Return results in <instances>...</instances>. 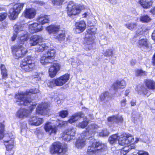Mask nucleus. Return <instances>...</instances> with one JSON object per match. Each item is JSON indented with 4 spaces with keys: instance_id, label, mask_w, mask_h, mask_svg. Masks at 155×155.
<instances>
[{
    "instance_id": "f257e3e1",
    "label": "nucleus",
    "mask_w": 155,
    "mask_h": 155,
    "mask_svg": "<svg viewBox=\"0 0 155 155\" xmlns=\"http://www.w3.org/2000/svg\"><path fill=\"white\" fill-rule=\"evenodd\" d=\"M22 30V28L21 26L16 25L14 27L15 31L17 32L18 35L17 40L18 45H14L12 47V53L14 57L16 59L22 57L27 52V49L22 46L25 42L28 39L27 32L25 31H18L19 28Z\"/></svg>"
},
{
    "instance_id": "f03ea898",
    "label": "nucleus",
    "mask_w": 155,
    "mask_h": 155,
    "mask_svg": "<svg viewBox=\"0 0 155 155\" xmlns=\"http://www.w3.org/2000/svg\"><path fill=\"white\" fill-rule=\"evenodd\" d=\"M39 91L37 88L32 89L27 91L25 93H18L15 95V101L18 103L19 105H27L31 102V100L29 97V96L32 94H36Z\"/></svg>"
},
{
    "instance_id": "7ed1b4c3",
    "label": "nucleus",
    "mask_w": 155,
    "mask_h": 155,
    "mask_svg": "<svg viewBox=\"0 0 155 155\" xmlns=\"http://www.w3.org/2000/svg\"><path fill=\"white\" fill-rule=\"evenodd\" d=\"M107 150V145L101 142H95L92 143L91 145L89 146L87 150V153L89 154L95 153L97 151L104 152Z\"/></svg>"
},
{
    "instance_id": "20e7f679",
    "label": "nucleus",
    "mask_w": 155,
    "mask_h": 155,
    "mask_svg": "<svg viewBox=\"0 0 155 155\" xmlns=\"http://www.w3.org/2000/svg\"><path fill=\"white\" fill-rule=\"evenodd\" d=\"M20 66L23 71L27 72L32 71L35 67V63L30 56L23 60L21 63Z\"/></svg>"
},
{
    "instance_id": "39448f33",
    "label": "nucleus",
    "mask_w": 155,
    "mask_h": 155,
    "mask_svg": "<svg viewBox=\"0 0 155 155\" xmlns=\"http://www.w3.org/2000/svg\"><path fill=\"white\" fill-rule=\"evenodd\" d=\"M55 51L54 49L49 50L47 53L44 54L40 60L41 63L42 65H46L52 63L55 57Z\"/></svg>"
},
{
    "instance_id": "423d86ee",
    "label": "nucleus",
    "mask_w": 155,
    "mask_h": 155,
    "mask_svg": "<svg viewBox=\"0 0 155 155\" xmlns=\"http://www.w3.org/2000/svg\"><path fill=\"white\" fill-rule=\"evenodd\" d=\"M12 5L13 8H11L9 11V18L11 19H15L18 17V15L20 13L22 9L24 4L18 3L15 4L12 3Z\"/></svg>"
},
{
    "instance_id": "0eeeda50",
    "label": "nucleus",
    "mask_w": 155,
    "mask_h": 155,
    "mask_svg": "<svg viewBox=\"0 0 155 155\" xmlns=\"http://www.w3.org/2000/svg\"><path fill=\"white\" fill-rule=\"evenodd\" d=\"M67 151V148H63L61 143L59 142H56L53 143L50 148V152L52 154L55 153H64Z\"/></svg>"
},
{
    "instance_id": "6e6552de",
    "label": "nucleus",
    "mask_w": 155,
    "mask_h": 155,
    "mask_svg": "<svg viewBox=\"0 0 155 155\" xmlns=\"http://www.w3.org/2000/svg\"><path fill=\"white\" fill-rule=\"evenodd\" d=\"M67 9V14L69 16L71 17L78 14L81 11L80 9L72 2L69 3Z\"/></svg>"
},
{
    "instance_id": "1a4fd4ad",
    "label": "nucleus",
    "mask_w": 155,
    "mask_h": 155,
    "mask_svg": "<svg viewBox=\"0 0 155 155\" xmlns=\"http://www.w3.org/2000/svg\"><path fill=\"white\" fill-rule=\"evenodd\" d=\"M54 37L62 44L67 45L68 43V38L66 37L65 33L61 30L59 31L58 33H55Z\"/></svg>"
},
{
    "instance_id": "9d476101",
    "label": "nucleus",
    "mask_w": 155,
    "mask_h": 155,
    "mask_svg": "<svg viewBox=\"0 0 155 155\" xmlns=\"http://www.w3.org/2000/svg\"><path fill=\"white\" fill-rule=\"evenodd\" d=\"M46 131L48 132L50 135H55L57 130V127L50 122L46 123L44 126Z\"/></svg>"
},
{
    "instance_id": "9b49d317",
    "label": "nucleus",
    "mask_w": 155,
    "mask_h": 155,
    "mask_svg": "<svg viewBox=\"0 0 155 155\" xmlns=\"http://www.w3.org/2000/svg\"><path fill=\"white\" fill-rule=\"evenodd\" d=\"M36 110L37 113L41 115L47 114L49 110L48 104L46 103L39 104Z\"/></svg>"
},
{
    "instance_id": "f8f14e48",
    "label": "nucleus",
    "mask_w": 155,
    "mask_h": 155,
    "mask_svg": "<svg viewBox=\"0 0 155 155\" xmlns=\"http://www.w3.org/2000/svg\"><path fill=\"white\" fill-rule=\"evenodd\" d=\"M28 29L30 33H34L42 31L43 30V27L38 23L35 22L29 24L28 25Z\"/></svg>"
},
{
    "instance_id": "ddd939ff",
    "label": "nucleus",
    "mask_w": 155,
    "mask_h": 155,
    "mask_svg": "<svg viewBox=\"0 0 155 155\" xmlns=\"http://www.w3.org/2000/svg\"><path fill=\"white\" fill-rule=\"evenodd\" d=\"M94 37L90 34H87L86 35L85 41H86L85 48L90 50L92 48V44L94 42Z\"/></svg>"
},
{
    "instance_id": "4468645a",
    "label": "nucleus",
    "mask_w": 155,
    "mask_h": 155,
    "mask_svg": "<svg viewBox=\"0 0 155 155\" xmlns=\"http://www.w3.org/2000/svg\"><path fill=\"white\" fill-rule=\"evenodd\" d=\"M43 38L41 35H35L31 36L29 40V44L31 46H35L41 42Z\"/></svg>"
},
{
    "instance_id": "2eb2a0df",
    "label": "nucleus",
    "mask_w": 155,
    "mask_h": 155,
    "mask_svg": "<svg viewBox=\"0 0 155 155\" xmlns=\"http://www.w3.org/2000/svg\"><path fill=\"white\" fill-rule=\"evenodd\" d=\"M6 139L4 140V144L6 147L7 150H10L13 148L14 146V137L12 136L10 138V136L5 137Z\"/></svg>"
},
{
    "instance_id": "dca6fc26",
    "label": "nucleus",
    "mask_w": 155,
    "mask_h": 155,
    "mask_svg": "<svg viewBox=\"0 0 155 155\" xmlns=\"http://www.w3.org/2000/svg\"><path fill=\"white\" fill-rule=\"evenodd\" d=\"M69 75L67 74L55 79L56 86H60L63 85L69 80Z\"/></svg>"
},
{
    "instance_id": "f3484780",
    "label": "nucleus",
    "mask_w": 155,
    "mask_h": 155,
    "mask_svg": "<svg viewBox=\"0 0 155 155\" xmlns=\"http://www.w3.org/2000/svg\"><path fill=\"white\" fill-rule=\"evenodd\" d=\"M75 32L77 33L83 32L85 29L86 24L84 21H81L75 24Z\"/></svg>"
},
{
    "instance_id": "a211bd4d",
    "label": "nucleus",
    "mask_w": 155,
    "mask_h": 155,
    "mask_svg": "<svg viewBox=\"0 0 155 155\" xmlns=\"http://www.w3.org/2000/svg\"><path fill=\"white\" fill-rule=\"evenodd\" d=\"M43 122V119L37 117H33L28 120L29 124L31 125L38 126Z\"/></svg>"
},
{
    "instance_id": "6ab92c4d",
    "label": "nucleus",
    "mask_w": 155,
    "mask_h": 155,
    "mask_svg": "<svg viewBox=\"0 0 155 155\" xmlns=\"http://www.w3.org/2000/svg\"><path fill=\"white\" fill-rule=\"evenodd\" d=\"M137 45L140 48H148L149 44L147 39L145 37H140L137 42Z\"/></svg>"
},
{
    "instance_id": "aec40b11",
    "label": "nucleus",
    "mask_w": 155,
    "mask_h": 155,
    "mask_svg": "<svg viewBox=\"0 0 155 155\" xmlns=\"http://www.w3.org/2000/svg\"><path fill=\"white\" fill-rule=\"evenodd\" d=\"M60 66L58 64L54 63L50 68L49 70V75L52 78L56 75L60 69Z\"/></svg>"
},
{
    "instance_id": "412c9836",
    "label": "nucleus",
    "mask_w": 155,
    "mask_h": 155,
    "mask_svg": "<svg viewBox=\"0 0 155 155\" xmlns=\"http://www.w3.org/2000/svg\"><path fill=\"white\" fill-rule=\"evenodd\" d=\"M83 134L79 137L75 143V147L78 149H81L86 144V138L83 137Z\"/></svg>"
},
{
    "instance_id": "4be33fe9",
    "label": "nucleus",
    "mask_w": 155,
    "mask_h": 155,
    "mask_svg": "<svg viewBox=\"0 0 155 155\" xmlns=\"http://www.w3.org/2000/svg\"><path fill=\"white\" fill-rule=\"evenodd\" d=\"M30 113V111L29 110L21 108L17 112L16 116L19 118H23L27 117Z\"/></svg>"
},
{
    "instance_id": "5701e85b",
    "label": "nucleus",
    "mask_w": 155,
    "mask_h": 155,
    "mask_svg": "<svg viewBox=\"0 0 155 155\" xmlns=\"http://www.w3.org/2000/svg\"><path fill=\"white\" fill-rule=\"evenodd\" d=\"M36 14V12L34 8H28L25 10L24 15L26 18L31 19L35 17Z\"/></svg>"
},
{
    "instance_id": "b1692460",
    "label": "nucleus",
    "mask_w": 155,
    "mask_h": 155,
    "mask_svg": "<svg viewBox=\"0 0 155 155\" xmlns=\"http://www.w3.org/2000/svg\"><path fill=\"white\" fill-rule=\"evenodd\" d=\"M83 114L81 112L75 113L70 117L68 122L69 123L72 124L77 121L79 119L83 117Z\"/></svg>"
},
{
    "instance_id": "393cba45",
    "label": "nucleus",
    "mask_w": 155,
    "mask_h": 155,
    "mask_svg": "<svg viewBox=\"0 0 155 155\" xmlns=\"http://www.w3.org/2000/svg\"><path fill=\"white\" fill-rule=\"evenodd\" d=\"M126 85L125 81L123 80L121 81H118L115 82L113 85V87L115 90L118 89L124 88Z\"/></svg>"
},
{
    "instance_id": "a878e982",
    "label": "nucleus",
    "mask_w": 155,
    "mask_h": 155,
    "mask_svg": "<svg viewBox=\"0 0 155 155\" xmlns=\"http://www.w3.org/2000/svg\"><path fill=\"white\" fill-rule=\"evenodd\" d=\"M38 22L42 25L48 23L50 21V18L48 16L46 15H40L37 19Z\"/></svg>"
},
{
    "instance_id": "bb28decb",
    "label": "nucleus",
    "mask_w": 155,
    "mask_h": 155,
    "mask_svg": "<svg viewBox=\"0 0 155 155\" xmlns=\"http://www.w3.org/2000/svg\"><path fill=\"white\" fill-rule=\"evenodd\" d=\"M59 28V26L53 25L47 27L46 30L50 33H53L54 36L55 33H58L59 31H61Z\"/></svg>"
},
{
    "instance_id": "cd10ccee",
    "label": "nucleus",
    "mask_w": 155,
    "mask_h": 155,
    "mask_svg": "<svg viewBox=\"0 0 155 155\" xmlns=\"http://www.w3.org/2000/svg\"><path fill=\"white\" fill-rule=\"evenodd\" d=\"M107 121L109 122L114 123L122 122L123 121V119L121 116L118 115L113 116L109 117L107 118Z\"/></svg>"
},
{
    "instance_id": "c85d7f7f",
    "label": "nucleus",
    "mask_w": 155,
    "mask_h": 155,
    "mask_svg": "<svg viewBox=\"0 0 155 155\" xmlns=\"http://www.w3.org/2000/svg\"><path fill=\"white\" fill-rule=\"evenodd\" d=\"M153 0H140L141 5L144 8H148L152 6Z\"/></svg>"
},
{
    "instance_id": "c756f323",
    "label": "nucleus",
    "mask_w": 155,
    "mask_h": 155,
    "mask_svg": "<svg viewBox=\"0 0 155 155\" xmlns=\"http://www.w3.org/2000/svg\"><path fill=\"white\" fill-rule=\"evenodd\" d=\"M126 134L120 135L119 138L118 143L119 145L124 146L125 144H128V141L127 140Z\"/></svg>"
},
{
    "instance_id": "7c9ffc66",
    "label": "nucleus",
    "mask_w": 155,
    "mask_h": 155,
    "mask_svg": "<svg viewBox=\"0 0 155 155\" xmlns=\"http://www.w3.org/2000/svg\"><path fill=\"white\" fill-rule=\"evenodd\" d=\"M76 131V130L75 128L71 127L69 128L64 131L65 133L69 135V136L71 137L73 139L74 138H75L74 137L75 135Z\"/></svg>"
},
{
    "instance_id": "2f4dec72",
    "label": "nucleus",
    "mask_w": 155,
    "mask_h": 155,
    "mask_svg": "<svg viewBox=\"0 0 155 155\" xmlns=\"http://www.w3.org/2000/svg\"><path fill=\"white\" fill-rule=\"evenodd\" d=\"M119 138L117 134L112 135L109 137L108 141L110 144H114L118 141Z\"/></svg>"
},
{
    "instance_id": "473e14b6",
    "label": "nucleus",
    "mask_w": 155,
    "mask_h": 155,
    "mask_svg": "<svg viewBox=\"0 0 155 155\" xmlns=\"http://www.w3.org/2000/svg\"><path fill=\"white\" fill-rule=\"evenodd\" d=\"M145 84L147 88L150 89H155V82L153 81L148 79L145 81Z\"/></svg>"
},
{
    "instance_id": "72a5a7b5",
    "label": "nucleus",
    "mask_w": 155,
    "mask_h": 155,
    "mask_svg": "<svg viewBox=\"0 0 155 155\" xmlns=\"http://www.w3.org/2000/svg\"><path fill=\"white\" fill-rule=\"evenodd\" d=\"M134 147L131 146H126L121 150V155H125L132 149H134Z\"/></svg>"
},
{
    "instance_id": "f704fd0d",
    "label": "nucleus",
    "mask_w": 155,
    "mask_h": 155,
    "mask_svg": "<svg viewBox=\"0 0 155 155\" xmlns=\"http://www.w3.org/2000/svg\"><path fill=\"white\" fill-rule=\"evenodd\" d=\"M48 47L45 44H41L37 46L35 48V51L37 52H40L43 51L45 49H47Z\"/></svg>"
},
{
    "instance_id": "c9c22d12",
    "label": "nucleus",
    "mask_w": 155,
    "mask_h": 155,
    "mask_svg": "<svg viewBox=\"0 0 155 155\" xmlns=\"http://www.w3.org/2000/svg\"><path fill=\"white\" fill-rule=\"evenodd\" d=\"M110 93L108 91H105L101 94L100 96L101 101H103L106 98H110Z\"/></svg>"
},
{
    "instance_id": "e433bc0d",
    "label": "nucleus",
    "mask_w": 155,
    "mask_h": 155,
    "mask_svg": "<svg viewBox=\"0 0 155 155\" xmlns=\"http://www.w3.org/2000/svg\"><path fill=\"white\" fill-rule=\"evenodd\" d=\"M151 20L150 17L147 15H143L140 18V21L143 22H147L150 21Z\"/></svg>"
},
{
    "instance_id": "4c0bfd02",
    "label": "nucleus",
    "mask_w": 155,
    "mask_h": 155,
    "mask_svg": "<svg viewBox=\"0 0 155 155\" xmlns=\"http://www.w3.org/2000/svg\"><path fill=\"white\" fill-rule=\"evenodd\" d=\"M1 74L3 78H6L7 76V74L5 67L4 65L1 64Z\"/></svg>"
},
{
    "instance_id": "58836bf2",
    "label": "nucleus",
    "mask_w": 155,
    "mask_h": 155,
    "mask_svg": "<svg viewBox=\"0 0 155 155\" xmlns=\"http://www.w3.org/2000/svg\"><path fill=\"white\" fill-rule=\"evenodd\" d=\"M62 138L63 140L66 141H69L73 139L71 137L69 136L68 134L65 133V131L63 132L62 134Z\"/></svg>"
},
{
    "instance_id": "ea45409f",
    "label": "nucleus",
    "mask_w": 155,
    "mask_h": 155,
    "mask_svg": "<svg viewBox=\"0 0 155 155\" xmlns=\"http://www.w3.org/2000/svg\"><path fill=\"white\" fill-rule=\"evenodd\" d=\"M127 140L128 141V144L130 143H133L134 139L131 135L130 134H126Z\"/></svg>"
},
{
    "instance_id": "a19ab883",
    "label": "nucleus",
    "mask_w": 155,
    "mask_h": 155,
    "mask_svg": "<svg viewBox=\"0 0 155 155\" xmlns=\"http://www.w3.org/2000/svg\"><path fill=\"white\" fill-rule=\"evenodd\" d=\"M88 120L86 119V120L83 121L81 123H79L78 125L77 126L78 127L84 128L87 125L88 123Z\"/></svg>"
},
{
    "instance_id": "79ce46f5",
    "label": "nucleus",
    "mask_w": 155,
    "mask_h": 155,
    "mask_svg": "<svg viewBox=\"0 0 155 155\" xmlns=\"http://www.w3.org/2000/svg\"><path fill=\"white\" fill-rule=\"evenodd\" d=\"M18 25V26H21V28H22V30H20V28H19V30H18V31H24L23 30V29H24V26L23 25H18V24H16L15 25H14V27L15 25ZM14 31H15V32L16 33V34H14V35H13V36L12 37V41H15V39H16V37H17V35L18 36V33L17 32H16L15 30V29H14ZM17 39H18V38H17ZM18 40V39H17V40Z\"/></svg>"
},
{
    "instance_id": "37998d69",
    "label": "nucleus",
    "mask_w": 155,
    "mask_h": 155,
    "mask_svg": "<svg viewBox=\"0 0 155 155\" xmlns=\"http://www.w3.org/2000/svg\"><path fill=\"white\" fill-rule=\"evenodd\" d=\"M113 51L112 49H108L104 52V54L105 56L109 57L112 55L113 54Z\"/></svg>"
},
{
    "instance_id": "c03bdc74",
    "label": "nucleus",
    "mask_w": 155,
    "mask_h": 155,
    "mask_svg": "<svg viewBox=\"0 0 155 155\" xmlns=\"http://www.w3.org/2000/svg\"><path fill=\"white\" fill-rule=\"evenodd\" d=\"M4 125L0 123V140H1L4 137Z\"/></svg>"
},
{
    "instance_id": "a18cd8bd",
    "label": "nucleus",
    "mask_w": 155,
    "mask_h": 155,
    "mask_svg": "<svg viewBox=\"0 0 155 155\" xmlns=\"http://www.w3.org/2000/svg\"><path fill=\"white\" fill-rule=\"evenodd\" d=\"M109 132L107 131L106 129H104L101 132H99L100 136L103 137L107 136L109 135Z\"/></svg>"
},
{
    "instance_id": "49530a36",
    "label": "nucleus",
    "mask_w": 155,
    "mask_h": 155,
    "mask_svg": "<svg viewBox=\"0 0 155 155\" xmlns=\"http://www.w3.org/2000/svg\"><path fill=\"white\" fill-rule=\"evenodd\" d=\"M136 74L137 76H143L147 75V73L142 70L137 69L136 72Z\"/></svg>"
},
{
    "instance_id": "de8ad7c7",
    "label": "nucleus",
    "mask_w": 155,
    "mask_h": 155,
    "mask_svg": "<svg viewBox=\"0 0 155 155\" xmlns=\"http://www.w3.org/2000/svg\"><path fill=\"white\" fill-rule=\"evenodd\" d=\"M125 26L129 29L132 30L136 26L137 24L136 23H131L126 24Z\"/></svg>"
},
{
    "instance_id": "09e8293b",
    "label": "nucleus",
    "mask_w": 155,
    "mask_h": 155,
    "mask_svg": "<svg viewBox=\"0 0 155 155\" xmlns=\"http://www.w3.org/2000/svg\"><path fill=\"white\" fill-rule=\"evenodd\" d=\"M47 85L49 87L51 88L56 86V82L55 79H53L52 81H49Z\"/></svg>"
},
{
    "instance_id": "8fccbe9b",
    "label": "nucleus",
    "mask_w": 155,
    "mask_h": 155,
    "mask_svg": "<svg viewBox=\"0 0 155 155\" xmlns=\"http://www.w3.org/2000/svg\"><path fill=\"white\" fill-rule=\"evenodd\" d=\"M68 114L67 110H62L59 112V116L62 118H65L67 117Z\"/></svg>"
},
{
    "instance_id": "3c124183",
    "label": "nucleus",
    "mask_w": 155,
    "mask_h": 155,
    "mask_svg": "<svg viewBox=\"0 0 155 155\" xmlns=\"http://www.w3.org/2000/svg\"><path fill=\"white\" fill-rule=\"evenodd\" d=\"M98 127L96 124H91L89 126L87 130L88 132H90L93 131L94 129H97Z\"/></svg>"
},
{
    "instance_id": "603ef678",
    "label": "nucleus",
    "mask_w": 155,
    "mask_h": 155,
    "mask_svg": "<svg viewBox=\"0 0 155 155\" xmlns=\"http://www.w3.org/2000/svg\"><path fill=\"white\" fill-rule=\"evenodd\" d=\"M7 14L5 12L0 13V21H2L5 20L7 18Z\"/></svg>"
},
{
    "instance_id": "864d4df0",
    "label": "nucleus",
    "mask_w": 155,
    "mask_h": 155,
    "mask_svg": "<svg viewBox=\"0 0 155 155\" xmlns=\"http://www.w3.org/2000/svg\"><path fill=\"white\" fill-rule=\"evenodd\" d=\"M64 0H52V3L56 5H59L62 3Z\"/></svg>"
},
{
    "instance_id": "5fc2aeb1",
    "label": "nucleus",
    "mask_w": 155,
    "mask_h": 155,
    "mask_svg": "<svg viewBox=\"0 0 155 155\" xmlns=\"http://www.w3.org/2000/svg\"><path fill=\"white\" fill-rule=\"evenodd\" d=\"M138 155H149L148 153L143 151H139L137 153Z\"/></svg>"
},
{
    "instance_id": "6e6d98bb",
    "label": "nucleus",
    "mask_w": 155,
    "mask_h": 155,
    "mask_svg": "<svg viewBox=\"0 0 155 155\" xmlns=\"http://www.w3.org/2000/svg\"><path fill=\"white\" fill-rule=\"evenodd\" d=\"M42 74H41L36 73L35 75L34 78H37L38 80L41 79Z\"/></svg>"
},
{
    "instance_id": "4d7b16f0",
    "label": "nucleus",
    "mask_w": 155,
    "mask_h": 155,
    "mask_svg": "<svg viewBox=\"0 0 155 155\" xmlns=\"http://www.w3.org/2000/svg\"><path fill=\"white\" fill-rule=\"evenodd\" d=\"M14 153V151L12 150H7L6 152V155H13Z\"/></svg>"
},
{
    "instance_id": "13d9d810",
    "label": "nucleus",
    "mask_w": 155,
    "mask_h": 155,
    "mask_svg": "<svg viewBox=\"0 0 155 155\" xmlns=\"http://www.w3.org/2000/svg\"><path fill=\"white\" fill-rule=\"evenodd\" d=\"M68 123V121H61L60 122L59 125L60 126H63L67 124V123Z\"/></svg>"
},
{
    "instance_id": "bf43d9fd",
    "label": "nucleus",
    "mask_w": 155,
    "mask_h": 155,
    "mask_svg": "<svg viewBox=\"0 0 155 155\" xmlns=\"http://www.w3.org/2000/svg\"><path fill=\"white\" fill-rule=\"evenodd\" d=\"M126 99H124L122 100L120 102V103L122 107H125L126 105Z\"/></svg>"
},
{
    "instance_id": "052dcab7",
    "label": "nucleus",
    "mask_w": 155,
    "mask_h": 155,
    "mask_svg": "<svg viewBox=\"0 0 155 155\" xmlns=\"http://www.w3.org/2000/svg\"><path fill=\"white\" fill-rule=\"evenodd\" d=\"M137 34L139 35H141L143 33V31H142V28H140V29L137 31Z\"/></svg>"
},
{
    "instance_id": "680f3d73",
    "label": "nucleus",
    "mask_w": 155,
    "mask_h": 155,
    "mask_svg": "<svg viewBox=\"0 0 155 155\" xmlns=\"http://www.w3.org/2000/svg\"><path fill=\"white\" fill-rule=\"evenodd\" d=\"M144 89V88H141L140 89V88H139H139L138 87H137V88H136V91H137L138 92V93H140L141 92V91H143V89Z\"/></svg>"
},
{
    "instance_id": "e2e57ef3",
    "label": "nucleus",
    "mask_w": 155,
    "mask_h": 155,
    "mask_svg": "<svg viewBox=\"0 0 155 155\" xmlns=\"http://www.w3.org/2000/svg\"><path fill=\"white\" fill-rule=\"evenodd\" d=\"M110 3L113 5H115L117 3V0H109Z\"/></svg>"
},
{
    "instance_id": "0e129e2a",
    "label": "nucleus",
    "mask_w": 155,
    "mask_h": 155,
    "mask_svg": "<svg viewBox=\"0 0 155 155\" xmlns=\"http://www.w3.org/2000/svg\"><path fill=\"white\" fill-rule=\"evenodd\" d=\"M152 37L154 41L155 40V30H154L152 34Z\"/></svg>"
},
{
    "instance_id": "69168bd1",
    "label": "nucleus",
    "mask_w": 155,
    "mask_h": 155,
    "mask_svg": "<svg viewBox=\"0 0 155 155\" xmlns=\"http://www.w3.org/2000/svg\"><path fill=\"white\" fill-rule=\"evenodd\" d=\"M88 13H85L83 14L82 16L84 18H86L88 16Z\"/></svg>"
},
{
    "instance_id": "338daca9",
    "label": "nucleus",
    "mask_w": 155,
    "mask_h": 155,
    "mask_svg": "<svg viewBox=\"0 0 155 155\" xmlns=\"http://www.w3.org/2000/svg\"><path fill=\"white\" fill-rule=\"evenodd\" d=\"M150 12L153 14L155 15V7H154L153 9L151 10Z\"/></svg>"
},
{
    "instance_id": "774afa93",
    "label": "nucleus",
    "mask_w": 155,
    "mask_h": 155,
    "mask_svg": "<svg viewBox=\"0 0 155 155\" xmlns=\"http://www.w3.org/2000/svg\"><path fill=\"white\" fill-rule=\"evenodd\" d=\"M153 62L154 65H155V53L154 55L153 56Z\"/></svg>"
}]
</instances>
